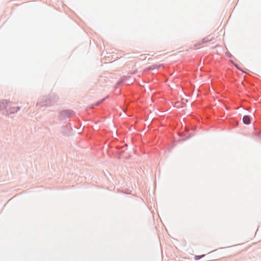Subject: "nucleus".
<instances>
[{
  "label": "nucleus",
  "instance_id": "obj_5",
  "mask_svg": "<svg viewBox=\"0 0 261 261\" xmlns=\"http://www.w3.org/2000/svg\"><path fill=\"white\" fill-rule=\"evenodd\" d=\"M176 104H177V103H176V104H175V107H176V108H179V106H177V105H176Z\"/></svg>",
  "mask_w": 261,
  "mask_h": 261
},
{
  "label": "nucleus",
  "instance_id": "obj_2",
  "mask_svg": "<svg viewBox=\"0 0 261 261\" xmlns=\"http://www.w3.org/2000/svg\"><path fill=\"white\" fill-rule=\"evenodd\" d=\"M243 121L244 123L246 124H248L250 122V118L248 116H244L243 118Z\"/></svg>",
  "mask_w": 261,
  "mask_h": 261
},
{
  "label": "nucleus",
  "instance_id": "obj_7",
  "mask_svg": "<svg viewBox=\"0 0 261 261\" xmlns=\"http://www.w3.org/2000/svg\"><path fill=\"white\" fill-rule=\"evenodd\" d=\"M10 105H7V107H10Z\"/></svg>",
  "mask_w": 261,
  "mask_h": 261
},
{
  "label": "nucleus",
  "instance_id": "obj_4",
  "mask_svg": "<svg viewBox=\"0 0 261 261\" xmlns=\"http://www.w3.org/2000/svg\"><path fill=\"white\" fill-rule=\"evenodd\" d=\"M203 256H204V255H202L201 256L196 255L194 258L196 260H198V259H199L200 258H201V257H202Z\"/></svg>",
  "mask_w": 261,
  "mask_h": 261
},
{
  "label": "nucleus",
  "instance_id": "obj_1",
  "mask_svg": "<svg viewBox=\"0 0 261 261\" xmlns=\"http://www.w3.org/2000/svg\"><path fill=\"white\" fill-rule=\"evenodd\" d=\"M212 38H209L208 37H205L203 39H202L200 41L197 42L195 44V45H196V46L201 45L204 43L212 41Z\"/></svg>",
  "mask_w": 261,
  "mask_h": 261
},
{
  "label": "nucleus",
  "instance_id": "obj_6",
  "mask_svg": "<svg viewBox=\"0 0 261 261\" xmlns=\"http://www.w3.org/2000/svg\"><path fill=\"white\" fill-rule=\"evenodd\" d=\"M235 66H236V67L237 68H238V69H240V68L238 67V66H237V65H236Z\"/></svg>",
  "mask_w": 261,
  "mask_h": 261
},
{
  "label": "nucleus",
  "instance_id": "obj_3",
  "mask_svg": "<svg viewBox=\"0 0 261 261\" xmlns=\"http://www.w3.org/2000/svg\"><path fill=\"white\" fill-rule=\"evenodd\" d=\"M7 111L10 112V113H14V112H16L18 111V109L17 108H13L12 110H11L9 108H7Z\"/></svg>",
  "mask_w": 261,
  "mask_h": 261
}]
</instances>
